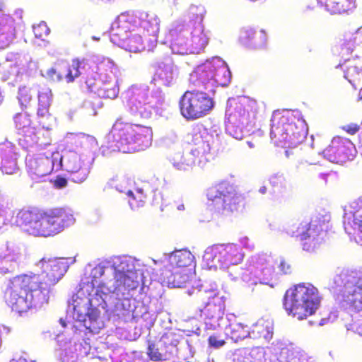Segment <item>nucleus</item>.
Returning <instances> with one entry per match:
<instances>
[{"label": "nucleus", "instance_id": "f257e3e1", "mask_svg": "<svg viewBox=\"0 0 362 362\" xmlns=\"http://www.w3.org/2000/svg\"><path fill=\"white\" fill-rule=\"evenodd\" d=\"M148 264L132 256H113L91 269L90 281L82 280L69 301L66 319L59 320L67 331L57 335L55 356L59 362H78V351L88 355L90 337L111 317L127 322L138 316L133 296L141 282L145 284ZM115 320V319H114Z\"/></svg>", "mask_w": 362, "mask_h": 362}, {"label": "nucleus", "instance_id": "f03ea898", "mask_svg": "<svg viewBox=\"0 0 362 362\" xmlns=\"http://www.w3.org/2000/svg\"><path fill=\"white\" fill-rule=\"evenodd\" d=\"M76 222L74 211L68 207L50 209L45 211L23 209L16 216V223L30 235H55Z\"/></svg>", "mask_w": 362, "mask_h": 362}, {"label": "nucleus", "instance_id": "7ed1b4c3", "mask_svg": "<svg viewBox=\"0 0 362 362\" xmlns=\"http://www.w3.org/2000/svg\"><path fill=\"white\" fill-rule=\"evenodd\" d=\"M71 146L62 152H55L57 170H63L69 174V179L75 183L84 182L92 168L95 158L88 148L93 138L85 134H71Z\"/></svg>", "mask_w": 362, "mask_h": 362}, {"label": "nucleus", "instance_id": "20e7f679", "mask_svg": "<svg viewBox=\"0 0 362 362\" xmlns=\"http://www.w3.org/2000/svg\"><path fill=\"white\" fill-rule=\"evenodd\" d=\"M332 291L341 308L353 316L362 317V274L342 271L337 274L332 285ZM355 332L362 337V319L352 325Z\"/></svg>", "mask_w": 362, "mask_h": 362}, {"label": "nucleus", "instance_id": "39448f33", "mask_svg": "<svg viewBox=\"0 0 362 362\" xmlns=\"http://www.w3.org/2000/svg\"><path fill=\"white\" fill-rule=\"evenodd\" d=\"M307 133L306 124L298 110H275L271 118L270 137L274 145L295 148Z\"/></svg>", "mask_w": 362, "mask_h": 362}, {"label": "nucleus", "instance_id": "423d86ee", "mask_svg": "<svg viewBox=\"0 0 362 362\" xmlns=\"http://www.w3.org/2000/svg\"><path fill=\"white\" fill-rule=\"evenodd\" d=\"M105 140L107 148L112 151L132 153L143 151L151 145L152 130L118 119Z\"/></svg>", "mask_w": 362, "mask_h": 362}, {"label": "nucleus", "instance_id": "0eeeda50", "mask_svg": "<svg viewBox=\"0 0 362 362\" xmlns=\"http://www.w3.org/2000/svg\"><path fill=\"white\" fill-rule=\"evenodd\" d=\"M257 103L247 97L229 98L226 110V132L240 140L254 132Z\"/></svg>", "mask_w": 362, "mask_h": 362}, {"label": "nucleus", "instance_id": "6e6552de", "mask_svg": "<svg viewBox=\"0 0 362 362\" xmlns=\"http://www.w3.org/2000/svg\"><path fill=\"white\" fill-rule=\"evenodd\" d=\"M188 294L195 295L203 302L207 300L204 308L200 310L206 329L215 330L218 328L222 329L228 320L235 319V315L233 314L224 316L225 300L223 296H219L216 283L205 282L197 288H192V291L189 290Z\"/></svg>", "mask_w": 362, "mask_h": 362}, {"label": "nucleus", "instance_id": "1a4fd4ad", "mask_svg": "<svg viewBox=\"0 0 362 362\" xmlns=\"http://www.w3.org/2000/svg\"><path fill=\"white\" fill-rule=\"evenodd\" d=\"M170 48L174 54H198L203 51L210 40V31L203 23L186 24L177 21L169 31Z\"/></svg>", "mask_w": 362, "mask_h": 362}, {"label": "nucleus", "instance_id": "9d476101", "mask_svg": "<svg viewBox=\"0 0 362 362\" xmlns=\"http://www.w3.org/2000/svg\"><path fill=\"white\" fill-rule=\"evenodd\" d=\"M129 111L135 117L150 118L153 114L161 115L165 94L160 87L152 90L146 84L132 85L125 93Z\"/></svg>", "mask_w": 362, "mask_h": 362}, {"label": "nucleus", "instance_id": "9b49d317", "mask_svg": "<svg viewBox=\"0 0 362 362\" xmlns=\"http://www.w3.org/2000/svg\"><path fill=\"white\" fill-rule=\"evenodd\" d=\"M230 78L231 73L226 63L221 58L214 57L198 65L190 74L189 82L196 89L214 95L216 87L227 86Z\"/></svg>", "mask_w": 362, "mask_h": 362}, {"label": "nucleus", "instance_id": "f8f14e48", "mask_svg": "<svg viewBox=\"0 0 362 362\" xmlns=\"http://www.w3.org/2000/svg\"><path fill=\"white\" fill-rule=\"evenodd\" d=\"M329 221V214H317L310 221L288 223L284 230L288 235L299 238L304 251L313 252L324 243Z\"/></svg>", "mask_w": 362, "mask_h": 362}, {"label": "nucleus", "instance_id": "ddd939ff", "mask_svg": "<svg viewBox=\"0 0 362 362\" xmlns=\"http://www.w3.org/2000/svg\"><path fill=\"white\" fill-rule=\"evenodd\" d=\"M118 71L112 61L104 59L87 73L85 78L87 89L102 98H116L119 90Z\"/></svg>", "mask_w": 362, "mask_h": 362}, {"label": "nucleus", "instance_id": "4468645a", "mask_svg": "<svg viewBox=\"0 0 362 362\" xmlns=\"http://www.w3.org/2000/svg\"><path fill=\"white\" fill-rule=\"evenodd\" d=\"M321 298L317 289L310 284H300L286 292L284 306L288 315L301 320L319 308Z\"/></svg>", "mask_w": 362, "mask_h": 362}, {"label": "nucleus", "instance_id": "2eb2a0df", "mask_svg": "<svg viewBox=\"0 0 362 362\" xmlns=\"http://www.w3.org/2000/svg\"><path fill=\"white\" fill-rule=\"evenodd\" d=\"M277 274L274 272V260L266 253L252 255L247 261L246 269H237L228 272V276L233 281L241 279L250 284L257 283L274 287L276 284Z\"/></svg>", "mask_w": 362, "mask_h": 362}, {"label": "nucleus", "instance_id": "dca6fc26", "mask_svg": "<svg viewBox=\"0 0 362 362\" xmlns=\"http://www.w3.org/2000/svg\"><path fill=\"white\" fill-rule=\"evenodd\" d=\"M206 196L207 208L223 216H228L238 211L242 200L234 186L228 182H221L211 186L207 189Z\"/></svg>", "mask_w": 362, "mask_h": 362}, {"label": "nucleus", "instance_id": "f3484780", "mask_svg": "<svg viewBox=\"0 0 362 362\" xmlns=\"http://www.w3.org/2000/svg\"><path fill=\"white\" fill-rule=\"evenodd\" d=\"M120 24L122 28L115 30L117 33L122 37H125L124 33L122 29L127 28V25H132V30H137L141 33H146L148 36L151 37L149 39L150 45L148 49L154 46L157 42V37L160 30V19L153 13H148L141 11H127L121 13L118 16V23Z\"/></svg>", "mask_w": 362, "mask_h": 362}, {"label": "nucleus", "instance_id": "a211bd4d", "mask_svg": "<svg viewBox=\"0 0 362 362\" xmlns=\"http://www.w3.org/2000/svg\"><path fill=\"white\" fill-rule=\"evenodd\" d=\"M244 255L237 244H214L206 248L203 259L209 269H226L240 264Z\"/></svg>", "mask_w": 362, "mask_h": 362}, {"label": "nucleus", "instance_id": "6ab92c4d", "mask_svg": "<svg viewBox=\"0 0 362 362\" xmlns=\"http://www.w3.org/2000/svg\"><path fill=\"white\" fill-rule=\"evenodd\" d=\"M214 105L211 93L196 88L186 91L179 103L181 115L188 120L207 115L213 110Z\"/></svg>", "mask_w": 362, "mask_h": 362}, {"label": "nucleus", "instance_id": "aec40b11", "mask_svg": "<svg viewBox=\"0 0 362 362\" xmlns=\"http://www.w3.org/2000/svg\"><path fill=\"white\" fill-rule=\"evenodd\" d=\"M190 137L189 144L192 146L189 152L196 158L197 165L204 168L216 151L217 140L206 129L200 127L194 128Z\"/></svg>", "mask_w": 362, "mask_h": 362}, {"label": "nucleus", "instance_id": "412c9836", "mask_svg": "<svg viewBox=\"0 0 362 362\" xmlns=\"http://www.w3.org/2000/svg\"><path fill=\"white\" fill-rule=\"evenodd\" d=\"M28 281V279L23 277L22 275L14 277L6 293L7 305L20 315L33 309L25 285Z\"/></svg>", "mask_w": 362, "mask_h": 362}, {"label": "nucleus", "instance_id": "4be33fe9", "mask_svg": "<svg viewBox=\"0 0 362 362\" xmlns=\"http://www.w3.org/2000/svg\"><path fill=\"white\" fill-rule=\"evenodd\" d=\"M118 23V18L112 23L110 31V41L117 46L130 52H140L145 49L144 39L141 37V33L137 30H133L132 25H127V28L122 29L124 33L125 37H122L116 35L117 30L122 28L121 25Z\"/></svg>", "mask_w": 362, "mask_h": 362}, {"label": "nucleus", "instance_id": "5701e85b", "mask_svg": "<svg viewBox=\"0 0 362 362\" xmlns=\"http://www.w3.org/2000/svg\"><path fill=\"white\" fill-rule=\"evenodd\" d=\"M354 144L348 139L334 137L330 144L322 152L323 157L335 163H344L351 160L356 154Z\"/></svg>", "mask_w": 362, "mask_h": 362}, {"label": "nucleus", "instance_id": "b1692460", "mask_svg": "<svg viewBox=\"0 0 362 362\" xmlns=\"http://www.w3.org/2000/svg\"><path fill=\"white\" fill-rule=\"evenodd\" d=\"M36 267L41 270V273L34 275L54 286L67 272L69 266L66 259L45 257L36 264Z\"/></svg>", "mask_w": 362, "mask_h": 362}, {"label": "nucleus", "instance_id": "393cba45", "mask_svg": "<svg viewBox=\"0 0 362 362\" xmlns=\"http://www.w3.org/2000/svg\"><path fill=\"white\" fill-rule=\"evenodd\" d=\"M22 276L28 279V282L25 285L28 289L33 309H40L47 304L50 296L53 293L54 286L40 279L35 275L23 274Z\"/></svg>", "mask_w": 362, "mask_h": 362}, {"label": "nucleus", "instance_id": "a878e982", "mask_svg": "<svg viewBox=\"0 0 362 362\" xmlns=\"http://www.w3.org/2000/svg\"><path fill=\"white\" fill-rule=\"evenodd\" d=\"M154 72L151 84L155 86L172 87L179 77V68L170 58H165L153 64Z\"/></svg>", "mask_w": 362, "mask_h": 362}, {"label": "nucleus", "instance_id": "bb28decb", "mask_svg": "<svg viewBox=\"0 0 362 362\" xmlns=\"http://www.w3.org/2000/svg\"><path fill=\"white\" fill-rule=\"evenodd\" d=\"M343 224L345 232L349 235L356 234V242L362 245V197L344 209Z\"/></svg>", "mask_w": 362, "mask_h": 362}, {"label": "nucleus", "instance_id": "cd10ccee", "mask_svg": "<svg viewBox=\"0 0 362 362\" xmlns=\"http://www.w3.org/2000/svg\"><path fill=\"white\" fill-rule=\"evenodd\" d=\"M55 152L39 153L33 157L26 158L28 173L32 179H37L58 171L55 168Z\"/></svg>", "mask_w": 362, "mask_h": 362}, {"label": "nucleus", "instance_id": "c85d7f7f", "mask_svg": "<svg viewBox=\"0 0 362 362\" xmlns=\"http://www.w3.org/2000/svg\"><path fill=\"white\" fill-rule=\"evenodd\" d=\"M23 249L21 246L7 243L0 248V275L11 274L18 268L23 259Z\"/></svg>", "mask_w": 362, "mask_h": 362}, {"label": "nucleus", "instance_id": "c756f323", "mask_svg": "<svg viewBox=\"0 0 362 362\" xmlns=\"http://www.w3.org/2000/svg\"><path fill=\"white\" fill-rule=\"evenodd\" d=\"M16 128L19 135L24 137V141L28 146H33L36 144L39 146H45L49 144V141H42L40 135L42 134L40 130H37L32 125L30 117L26 114L18 113L14 117Z\"/></svg>", "mask_w": 362, "mask_h": 362}, {"label": "nucleus", "instance_id": "7c9ffc66", "mask_svg": "<svg viewBox=\"0 0 362 362\" xmlns=\"http://www.w3.org/2000/svg\"><path fill=\"white\" fill-rule=\"evenodd\" d=\"M114 180L107 182V185L115 187L117 191L124 193L127 196L128 203L132 210H135L144 205L147 194L149 192V187L147 184L143 185L141 187H137L133 191L128 186V180H122L119 183H115Z\"/></svg>", "mask_w": 362, "mask_h": 362}, {"label": "nucleus", "instance_id": "2f4dec72", "mask_svg": "<svg viewBox=\"0 0 362 362\" xmlns=\"http://www.w3.org/2000/svg\"><path fill=\"white\" fill-rule=\"evenodd\" d=\"M195 257L187 248L175 250L170 253H164L159 259H151L155 265H169L173 268L186 269L192 265Z\"/></svg>", "mask_w": 362, "mask_h": 362}, {"label": "nucleus", "instance_id": "473e14b6", "mask_svg": "<svg viewBox=\"0 0 362 362\" xmlns=\"http://www.w3.org/2000/svg\"><path fill=\"white\" fill-rule=\"evenodd\" d=\"M239 39L243 45L250 49H262L267 46V35L263 30L244 28L240 31Z\"/></svg>", "mask_w": 362, "mask_h": 362}, {"label": "nucleus", "instance_id": "72a5a7b5", "mask_svg": "<svg viewBox=\"0 0 362 362\" xmlns=\"http://www.w3.org/2000/svg\"><path fill=\"white\" fill-rule=\"evenodd\" d=\"M269 192L274 199H278L288 194L291 190V183L287 176L282 172L271 174L268 178Z\"/></svg>", "mask_w": 362, "mask_h": 362}, {"label": "nucleus", "instance_id": "f704fd0d", "mask_svg": "<svg viewBox=\"0 0 362 362\" xmlns=\"http://www.w3.org/2000/svg\"><path fill=\"white\" fill-rule=\"evenodd\" d=\"M82 64L83 63L78 60H73L71 65L68 66L64 72H57L55 69L52 68L47 70L44 76L54 82L60 81L63 78H65L68 83L73 82L75 78L83 74L82 71L85 69V66Z\"/></svg>", "mask_w": 362, "mask_h": 362}, {"label": "nucleus", "instance_id": "c9c22d12", "mask_svg": "<svg viewBox=\"0 0 362 362\" xmlns=\"http://www.w3.org/2000/svg\"><path fill=\"white\" fill-rule=\"evenodd\" d=\"M190 278L187 269L173 268L166 269L161 274V280L163 285L171 288H180L185 285Z\"/></svg>", "mask_w": 362, "mask_h": 362}, {"label": "nucleus", "instance_id": "e433bc0d", "mask_svg": "<svg viewBox=\"0 0 362 362\" xmlns=\"http://www.w3.org/2000/svg\"><path fill=\"white\" fill-rule=\"evenodd\" d=\"M16 154L11 142L0 144V169L6 174L15 173L17 170Z\"/></svg>", "mask_w": 362, "mask_h": 362}, {"label": "nucleus", "instance_id": "4c0bfd02", "mask_svg": "<svg viewBox=\"0 0 362 362\" xmlns=\"http://www.w3.org/2000/svg\"><path fill=\"white\" fill-rule=\"evenodd\" d=\"M16 37V27L13 18L0 14V49L9 46Z\"/></svg>", "mask_w": 362, "mask_h": 362}, {"label": "nucleus", "instance_id": "58836bf2", "mask_svg": "<svg viewBox=\"0 0 362 362\" xmlns=\"http://www.w3.org/2000/svg\"><path fill=\"white\" fill-rule=\"evenodd\" d=\"M265 351L263 348L257 346L252 349H240L233 354V362H266Z\"/></svg>", "mask_w": 362, "mask_h": 362}, {"label": "nucleus", "instance_id": "ea45409f", "mask_svg": "<svg viewBox=\"0 0 362 362\" xmlns=\"http://www.w3.org/2000/svg\"><path fill=\"white\" fill-rule=\"evenodd\" d=\"M274 322L269 317H262L250 328V338L264 339L269 341L273 337Z\"/></svg>", "mask_w": 362, "mask_h": 362}, {"label": "nucleus", "instance_id": "a19ab883", "mask_svg": "<svg viewBox=\"0 0 362 362\" xmlns=\"http://www.w3.org/2000/svg\"><path fill=\"white\" fill-rule=\"evenodd\" d=\"M222 329L226 336L235 342L243 340L247 337L250 338V328L247 325L236 322L235 318L233 320H228Z\"/></svg>", "mask_w": 362, "mask_h": 362}, {"label": "nucleus", "instance_id": "79ce46f5", "mask_svg": "<svg viewBox=\"0 0 362 362\" xmlns=\"http://www.w3.org/2000/svg\"><path fill=\"white\" fill-rule=\"evenodd\" d=\"M160 339L165 346L166 356H170L171 359L179 356L180 346L182 339L181 335L174 332H168L164 333Z\"/></svg>", "mask_w": 362, "mask_h": 362}, {"label": "nucleus", "instance_id": "37998d69", "mask_svg": "<svg viewBox=\"0 0 362 362\" xmlns=\"http://www.w3.org/2000/svg\"><path fill=\"white\" fill-rule=\"evenodd\" d=\"M168 160L172 165L179 170H189L197 165L196 158L189 152L183 153L181 151H177L171 153L168 156Z\"/></svg>", "mask_w": 362, "mask_h": 362}, {"label": "nucleus", "instance_id": "c03bdc74", "mask_svg": "<svg viewBox=\"0 0 362 362\" xmlns=\"http://www.w3.org/2000/svg\"><path fill=\"white\" fill-rule=\"evenodd\" d=\"M332 14L341 13L354 6L355 0H317Z\"/></svg>", "mask_w": 362, "mask_h": 362}, {"label": "nucleus", "instance_id": "a18cd8bd", "mask_svg": "<svg viewBox=\"0 0 362 362\" xmlns=\"http://www.w3.org/2000/svg\"><path fill=\"white\" fill-rule=\"evenodd\" d=\"M52 100V94L49 88H42L38 90V108L37 115L40 118L50 117L49 107Z\"/></svg>", "mask_w": 362, "mask_h": 362}, {"label": "nucleus", "instance_id": "49530a36", "mask_svg": "<svg viewBox=\"0 0 362 362\" xmlns=\"http://www.w3.org/2000/svg\"><path fill=\"white\" fill-rule=\"evenodd\" d=\"M165 349L162 341L159 339L156 341H148L147 354L153 361H168L172 360L170 356L165 354Z\"/></svg>", "mask_w": 362, "mask_h": 362}, {"label": "nucleus", "instance_id": "de8ad7c7", "mask_svg": "<svg viewBox=\"0 0 362 362\" xmlns=\"http://www.w3.org/2000/svg\"><path fill=\"white\" fill-rule=\"evenodd\" d=\"M306 358L300 351L293 349L284 348L279 358L276 356L269 362H305Z\"/></svg>", "mask_w": 362, "mask_h": 362}, {"label": "nucleus", "instance_id": "09e8293b", "mask_svg": "<svg viewBox=\"0 0 362 362\" xmlns=\"http://www.w3.org/2000/svg\"><path fill=\"white\" fill-rule=\"evenodd\" d=\"M3 67L4 68L1 79L4 81L11 80L10 83L16 82L19 74V68L16 65V62H13L12 58L8 55Z\"/></svg>", "mask_w": 362, "mask_h": 362}, {"label": "nucleus", "instance_id": "8fccbe9b", "mask_svg": "<svg viewBox=\"0 0 362 362\" xmlns=\"http://www.w3.org/2000/svg\"><path fill=\"white\" fill-rule=\"evenodd\" d=\"M206 9L204 6L192 4L188 10L189 21L186 24H199L202 23Z\"/></svg>", "mask_w": 362, "mask_h": 362}, {"label": "nucleus", "instance_id": "3c124183", "mask_svg": "<svg viewBox=\"0 0 362 362\" xmlns=\"http://www.w3.org/2000/svg\"><path fill=\"white\" fill-rule=\"evenodd\" d=\"M193 340L182 339L181 345L180 346L179 356L177 357L182 358L186 362H191L196 352L195 348L192 344Z\"/></svg>", "mask_w": 362, "mask_h": 362}, {"label": "nucleus", "instance_id": "603ef678", "mask_svg": "<svg viewBox=\"0 0 362 362\" xmlns=\"http://www.w3.org/2000/svg\"><path fill=\"white\" fill-rule=\"evenodd\" d=\"M35 90L30 89L27 87L19 88L18 99L22 108L26 107L30 102Z\"/></svg>", "mask_w": 362, "mask_h": 362}, {"label": "nucleus", "instance_id": "864d4df0", "mask_svg": "<svg viewBox=\"0 0 362 362\" xmlns=\"http://www.w3.org/2000/svg\"><path fill=\"white\" fill-rule=\"evenodd\" d=\"M33 28L35 36L42 40L49 33V29L44 21H42L37 25H33Z\"/></svg>", "mask_w": 362, "mask_h": 362}, {"label": "nucleus", "instance_id": "5fc2aeb1", "mask_svg": "<svg viewBox=\"0 0 362 362\" xmlns=\"http://www.w3.org/2000/svg\"><path fill=\"white\" fill-rule=\"evenodd\" d=\"M354 42L351 40L344 42L340 45L339 54L341 55L342 58H344V60L347 62H349V59H346V57L351 54L354 50Z\"/></svg>", "mask_w": 362, "mask_h": 362}, {"label": "nucleus", "instance_id": "6e6d98bb", "mask_svg": "<svg viewBox=\"0 0 362 362\" xmlns=\"http://www.w3.org/2000/svg\"><path fill=\"white\" fill-rule=\"evenodd\" d=\"M120 362H148L141 353L133 352L123 356Z\"/></svg>", "mask_w": 362, "mask_h": 362}, {"label": "nucleus", "instance_id": "4d7b16f0", "mask_svg": "<svg viewBox=\"0 0 362 362\" xmlns=\"http://www.w3.org/2000/svg\"><path fill=\"white\" fill-rule=\"evenodd\" d=\"M163 144L166 147H170L171 146H177L179 144V139L177 135L174 132H171L165 136L162 139Z\"/></svg>", "mask_w": 362, "mask_h": 362}, {"label": "nucleus", "instance_id": "13d9d810", "mask_svg": "<svg viewBox=\"0 0 362 362\" xmlns=\"http://www.w3.org/2000/svg\"><path fill=\"white\" fill-rule=\"evenodd\" d=\"M209 346L214 349H220L225 345L224 339L219 338L216 335L210 336L208 339Z\"/></svg>", "mask_w": 362, "mask_h": 362}, {"label": "nucleus", "instance_id": "bf43d9fd", "mask_svg": "<svg viewBox=\"0 0 362 362\" xmlns=\"http://www.w3.org/2000/svg\"><path fill=\"white\" fill-rule=\"evenodd\" d=\"M318 160L317 159H315V158H309V159H301L300 160L298 161V165H297V168L299 169V170H303L305 169L306 167H308V166H313V165H315L318 163Z\"/></svg>", "mask_w": 362, "mask_h": 362}, {"label": "nucleus", "instance_id": "052dcab7", "mask_svg": "<svg viewBox=\"0 0 362 362\" xmlns=\"http://www.w3.org/2000/svg\"><path fill=\"white\" fill-rule=\"evenodd\" d=\"M144 312L141 314V317L146 320H147L149 317V322L151 323H153L156 318V313H158L159 311H153V310H149V309L146 307H144Z\"/></svg>", "mask_w": 362, "mask_h": 362}, {"label": "nucleus", "instance_id": "680f3d73", "mask_svg": "<svg viewBox=\"0 0 362 362\" xmlns=\"http://www.w3.org/2000/svg\"><path fill=\"white\" fill-rule=\"evenodd\" d=\"M317 177L322 184L327 185L329 180H333L336 177V175L332 172L319 173Z\"/></svg>", "mask_w": 362, "mask_h": 362}, {"label": "nucleus", "instance_id": "e2e57ef3", "mask_svg": "<svg viewBox=\"0 0 362 362\" xmlns=\"http://www.w3.org/2000/svg\"><path fill=\"white\" fill-rule=\"evenodd\" d=\"M279 269L284 274H288L291 272V265L288 263H287L284 259H280Z\"/></svg>", "mask_w": 362, "mask_h": 362}, {"label": "nucleus", "instance_id": "0e129e2a", "mask_svg": "<svg viewBox=\"0 0 362 362\" xmlns=\"http://www.w3.org/2000/svg\"><path fill=\"white\" fill-rule=\"evenodd\" d=\"M240 244L246 249L252 250L254 248V244L250 241L248 237L243 236L239 238Z\"/></svg>", "mask_w": 362, "mask_h": 362}, {"label": "nucleus", "instance_id": "69168bd1", "mask_svg": "<svg viewBox=\"0 0 362 362\" xmlns=\"http://www.w3.org/2000/svg\"><path fill=\"white\" fill-rule=\"evenodd\" d=\"M10 362H35V361L30 359L26 354L21 356H15Z\"/></svg>", "mask_w": 362, "mask_h": 362}, {"label": "nucleus", "instance_id": "338daca9", "mask_svg": "<svg viewBox=\"0 0 362 362\" xmlns=\"http://www.w3.org/2000/svg\"><path fill=\"white\" fill-rule=\"evenodd\" d=\"M337 315L334 313H332L329 315L328 317L322 318L319 322V325L323 326L328 324L329 322H333L337 319Z\"/></svg>", "mask_w": 362, "mask_h": 362}, {"label": "nucleus", "instance_id": "774afa93", "mask_svg": "<svg viewBox=\"0 0 362 362\" xmlns=\"http://www.w3.org/2000/svg\"><path fill=\"white\" fill-rule=\"evenodd\" d=\"M343 129L350 134H354L358 131L359 127L356 124H350L344 126Z\"/></svg>", "mask_w": 362, "mask_h": 362}]
</instances>
